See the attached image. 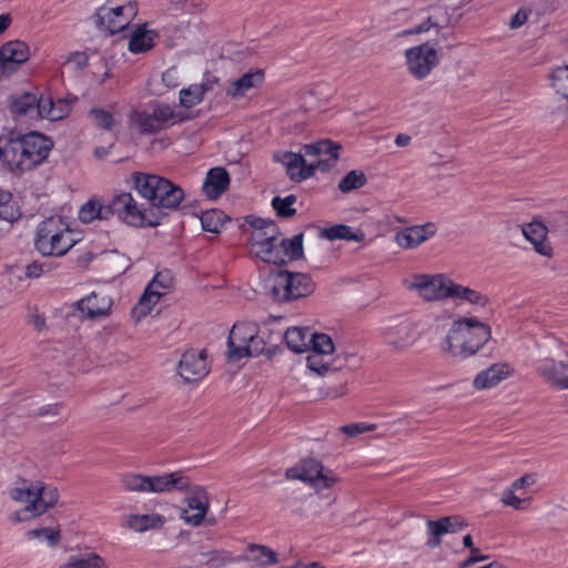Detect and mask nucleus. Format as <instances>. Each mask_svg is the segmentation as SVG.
<instances>
[{"mask_svg":"<svg viewBox=\"0 0 568 568\" xmlns=\"http://www.w3.org/2000/svg\"><path fill=\"white\" fill-rule=\"evenodd\" d=\"M134 190L145 200H148L149 216L154 227L161 225L170 216V212L182 210L183 214H189L190 209L195 207L196 202L185 203L184 190L170 179L153 174L135 171L131 175Z\"/></svg>","mask_w":568,"mask_h":568,"instance_id":"obj_1","label":"nucleus"},{"mask_svg":"<svg viewBox=\"0 0 568 568\" xmlns=\"http://www.w3.org/2000/svg\"><path fill=\"white\" fill-rule=\"evenodd\" d=\"M79 234L67 219L51 215L37 226L34 247L43 256H63L81 241Z\"/></svg>","mask_w":568,"mask_h":568,"instance_id":"obj_2","label":"nucleus"},{"mask_svg":"<svg viewBox=\"0 0 568 568\" xmlns=\"http://www.w3.org/2000/svg\"><path fill=\"white\" fill-rule=\"evenodd\" d=\"M491 337L490 326L475 317L454 321L446 335L444 349L453 356L468 357L476 354Z\"/></svg>","mask_w":568,"mask_h":568,"instance_id":"obj_3","label":"nucleus"},{"mask_svg":"<svg viewBox=\"0 0 568 568\" xmlns=\"http://www.w3.org/2000/svg\"><path fill=\"white\" fill-rule=\"evenodd\" d=\"M14 175L20 176L27 171H31L47 161L51 150L54 146L51 136L39 132L29 131L21 138L11 140Z\"/></svg>","mask_w":568,"mask_h":568,"instance_id":"obj_4","label":"nucleus"},{"mask_svg":"<svg viewBox=\"0 0 568 568\" xmlns=\"http://www.w3.org/2000/svg\"><path fill=\"white\" fill-rule=\"evenodd\" d=\"M315 282L307 273L286 268L272 270L264 282V290L277 303H286L310 296Z\"/></svg>","mask_w":568,"mask_h":568,"instance_id":"obj_5","label":"nucleus"},{"mask_svg":"<svg viewBox=\"0 0 568 568\" xmlns=\"http://www.w3.org/2000/svg\"><path fill=\"white\" fill-rule=\"evenodd\" d=\"M138 2L129 1L123 6L106 9L98 8L93 14L97 28L106 36H114L126 30L138 14Z\"/></svg>","mask_w":568,"mask_h":568,"instance_id":"obj_6","label":"nucleus"},{"mask_svg":"<svg viewBox=\"0 0 568 568\" xmlns=\"http://www.w3.org/2000/svg\"><path fill=\"white\" fill-rule=\"evenodd\" d=\"M417 326L413 317L395 315L384 321L382 335L386 344L396 349H403L419 337Z\"/></svg>","mask_w":568,"mask_h":568,"instance_id":"obj_7","label":"nucleus"},{"mask_svg":"<svg viewBox=\"0 0 568 568\" xmlns=\"http://www.w3.org/2000/svg\"><path fill=\"white\" fill-rule=\"evenodd\" d=\"M436 45L438 40H429L405 51L408 72L415 79H425L439 64L440 57Z\"/></svg>","mask_w":568,"mask_h":568,"instance_id":"obj_8","label":"nucleus"},{"mask_svg":"<svg viewBox=\"0 0 568 568\" xmlns=\"http://www.w3.org/2000/svg\"><path fill=\"white\" fill-rule=\"evenodd\" d=\"M113 209H115V216L122 223L135 227L146 229L154 227L149 216V210L144 204H138L132 193L121 192L113 196Z\"/></svg>","mask_w":568,"mask_h":568,"instance_id":"obj_9","label":"nucleus"},{"mask_svg":"<svg viewBox=\"0 0 568 568\" xmlns=\"http://www.w3.org/2000/svg\"><path fill=\"white\" fill-rule=\"evenodd\" d=\"M285 476L288 479H297L310 484L316 489L331 488L337 480L332 470L325 473L322 462L316 458L301 460L288 468Z\"/></svg>","mask_w":568,"mask_h":568,"instance_id":"obj_10","label":"nucleus"},{"mask_svg":"<svg viewBox=\"0 0 568 568\" xmlns=\"http://www.w3.org/2000/svg\"><path fill=\"white\" fill-rule=\"evenodd\" d=\"M173 282L174 276L170 268H163L155 273L144 288L139 303L132 310L133 314L138 313V320L149 315L161 296L165 294V292H160L158 288L170 291L173 287Z\"/></svg>","mask_w":568,"mask_h":568,"instance_id":"obj_11","label":"nucleus"},{"mask_svg":"<svg viewBox=\"0 0 568 568\" xmlns=\"http://www.w3.org/2000/svg\"><path fill=\"white\" fill-rule=\"evenodd\" d=\"M257 328V325L252 322H237L232 326L226 343L227 362L234 363L246 357L250 349L246 344L255 336Z\"/></svg>","mask_w":568,"mask_h":568,"instance_id":"obj_12","label":"nucleus"},{"mask_svg":"<svg viewBox=\"0 0 568 568\" xmlns=\"http://www.w3.org/2000/svg\"><path fill=\"white\" fill-rule=\"evenodd\" d=\"M207 353L203 348L201 351L187 349L181 356L178 365V374L185 383H197L209 374Z\"/></svg>","mask_w":568,"mask_h":568,"instance_id":"obj_13","label":"nucleus"},{"mask_svg":"<svg viewBox=\"0 0 568 568\" xmlns=\"http://www.w3.org/2000/svg\"><path fill=\"white\" fill-rule=\"evenodd\" d=\"M30 58V48L22 40H10L0 47V71L10 77Z\"/></svg>","mask_w":568,"mask_h":568,"instance_id":"obj_14","label":"nucleus"},{"mask_svg":"<svg viewBox=\"0 0 568 568\" xmlns=\"http://www.w3.org/2000/svg\"><path fill=\"white\" fill-rule=\"evenodd\" d=\"M450 283L453 280L443 275H417L413 287L418 290L419 295L426 301H442L449 298Z\"/></svg>","mask_w":568,"mask_h":568,"instance_id":"obj_15","label":"nucleus"},{"mask_svg":"<svg viewBox=\"0 0 568 568\" xmlns=\"http://www.w3.org/2000/svg\"><path fill=\"white\" fill-rule=\"evenodd\" d=\"M468 524L457 515L444 516L436 520L428 519L426 546L434 549L442 544V538L446 534H456L466 528Z\"/></svg>","mask_w":568,"mask_h":568,"instance_id":"obj_16","label":"nucleus"},{"mask_svg":"<svg viewBox=\"0 0 568 568\" xmlns=\"http://www.w3.org/2000/svg\"><path fill=\"white\" fill-rule=\"evenodd\" d=\"M192 495L185 497V501L187 507L193 510H197L196 514L189 515L186 509H183L181 513V518L185 520V523L191 524L192 526H200L204 523L205 515L209 511L210 503L209 495L204 487L199 485H191L186 490Z\"/></svg>","mask_w":568,"mask_h":568,"instance_id":"obj_17","label":"nucleus"},{"mask_svg":"<svg viewBox=\"0 0 568 568\" xmlns=\"http://www.w3.org/2000/svg\"><path fill=\"white\" fill-rule=\"evenodd\" d=\"M112 305V298L99 292H91L74 303L75 308L90 320L106 316Z\"/></svg>","mask_w":568,"mask_h":568,"instance_id":"obj_18","label":"nucleus"},{"mask_svg":"<svg viewBox=\"0 0 568 568\" xmlns=\"http://www.w3.org/2000/svg\"><path fill=\"white\" fill-rule=\"evenodd\" d=\"M231 176L224 166H213L206 172L202 192L209 200L216 201L230 187Z\"/></svg>","mask_w":568,"mask_h":568,"instance_id":"obj_19","label":"nucleus"},{"mask_svg":"<svg viewBox=\"0 0 568 568\" xmlns=\"http://www.w3.org/2000/svg\"><path fill=\"white\" fill-rule=\"evenodd\" d=\"M166 474L149 476L140 474H128L123 476L122 484L129 491L165 493Z\"/></svg>","mask_w":568,"mask_h":568,"instance_id":"obj_20","label":"nucleus"},{"mask_svg":"<svg viewBox=\"0 0 568 568\" xmlns=\"http://www.w3.org/2000/svg\"><path fill=\"white\" fill-rule=\"evenodd\" d=\"M436 233L434 223L405 227L396 233V242L403 248H414Z\"/></svg>","mask_w":568,"mask_h":568,"instance_id":"obj_21","label":"nucleus"},{"mask_svg":"<svg viewBox=\"0 0 568 568\" xmlns=\"http://www.w3.org/2000/svg\"><path fill=\"white\" fill-rule=\"evenodd\" d=\"M146 23L138 24L129 36L128 49L133 54H141L150 51L156 44L159 31L148 29Z\"/></svg>","mask_w":568,"mask_h":568,"instance_id":"obj_22","label":"nucleus"},{"mask_svg":"<svg viewBox=\"0 0 568 568\" xmlns=\"http://www.w3.org/2000/svg\"><path fill=\"white\" fill-rule=\"evenodd\" d=\"M521 231L526 240L534 245L537 253L546 257H550L552 255V247L547 240V233L549 232L547 225L534 220L532 222L523 225Z\"/></svg>","mask_w":568,"mask_h":568,"instance_id":"obj_23","label":"nucleus"},{"mask_svg":"<svg viewBox=\"0 0 568 568\" xmlns=\"http://www.w3.org/2000/svg\"><path fill=\"white\" fill-rule=\"evenodd\" d=\"M264 80V70L255 69L254 71H247L230 83L226 94L233 99L242 98L248 90L262 85Z\"/></svg>","mask_w":568,"mask_h":568,"instance_id":"obj_24","label":"nucleus"},{"mask_svg":"<svg viewBox=\"0 0 568 568\" xmlns=\"http://www.w3.org/2000/svg\"><path fill=\"white\" fill-rule=\"evenodd\" d=\"M510 375L509 366L505 363L493 364L488 368L479 372L473 385L476 389H488L497 386L501 381Z\"/></svg>","mask_w":568,"mask_h":568,"instance_id":"obj_25","label":"nucleus"},{"mask_svg":"<svg viewBox=\"0 0 568 568\" xmlns=\"http://www.w3.org/2000/svg\"><path fill=\"white\" fill-rule=\"evenodd\" d=\"M59 499L57 488L40 486L36 488V497L32 499L31 505H27L23 509L24 513H32V516H40L49 508L53 507Z\"/></svg>","mask_w":568,"mask_h":568,"instance_id":"obj_26","label":"nucleus"},{"mask_svg":"<svg viewBox=\"0 0 568 568\" xmlns=\"http://www.w3.org/2000/svg\"><path fill=\"white\" fill-rule=\"evenodd\" d=\"M189 214L200 219L201 226L204 232L213 234H220L222 226L227 221H231V217L220 209H210L199 213L190 209Z\"/></svg>","mask_w":568,"mask_h":568,"instance_id":"obj_27","label":"nucleus"},{"mask_svg":"<svg viewBox=\"0 0 568 568\" xmlns=\"http://www.w3.org/2000/svg\"><path fill=\"white\" fill-rule=\"evenodd\" d=\"M311 335L310 327H288L284 334H277V338L284 341L286 347L296 354L307 352V341Z\"/></svg>","mask_w":568,"mask_h":568,"instance_id":"obj_28","label":"nucleus"},{"mask_svg":"<svg viewBox=\"0 0 568 568\" xmlns=\"http://www.w3.org/2000/svg\"><path fill=\"white\" fill-rule=\"evenodd\" d=\"M320 237L327 241L344 240L347 242H363L365 241V233L362 230L353 231L351 226L338 223L321 229Z\"/></svg>","mask_w":568,"mask_h":568,"instance_id":"obj_29","label":"nucleus"},{"mask_svg":"<svg viewBox=\"0 0 568 568\" xmlns=\"http://www.w3.org/2000/svg\"><path fill=\"white\" fill-rule=\"evenodd\" d=\"M22 216L21 206L12 192L0 187V220L14 224Z\"/></svg>","mask_w":568,"mask_h":568,"instance_id":"obj_30","label":"nucleus"},{"mask_svg":"<svg viewBox=\"0 0 568 568\" xmlns=\"http://www.w3.org/2000/svg\"><path fill=\"white\" fill-rule=\"evenodd\" d=\"M341 150L342 145L338 142L328 139L305 144L302 148L305 155L331 158V160H338Z\"/></svg>","mask_w":568,"mask_h":568,"instance_id":"obj_31","label":"nucleus"},{"mask_svg":"<svg viewBox=\"0 0 568 568\" xmlns=\"http://www.w3.org/2000/svg\"><path fill=\"white\" fill-rule=\"evenodd\" d=\"M324 354L311 353L306 357V365L308 369L315 372L317 375L323 376L328 372L335 373L343 369L344 362H346V357L343 359L337 356L333 358L331 362H326L323 358Z\"/></svg>","mask_w":568,"mask_h":568,"instance_id":"obj_32","label":"nucleus"},{"mask_svg":"<svg viewBox=\"0 0 568 568\" xmlns=\"http://www.w3.org/2000/svg\"><path fill=\"white\" fill-rule=\"evenodd\" d=\"M59 103L61 104V106L55 108L54 102L51 98L44 99L41 95L40 98H38L34 109H37V112L41 118L59 120L62 119L65 114H68L70 111L69 104L64 100L59 101Z\"/></svg>","mask_w":568,"mask_h":568,"instance_id":"obj_33","label":"nucleus"},{"mask_svg":"<svg viewBox=\"0 0 568 568\" xmlns=\"http://www.w3.org/2000/svg\"><path fill=\"white\" fill-rule=\"evenodd\" d=\"M247 558L260 567H268L278 562L277 554L273 549L264 545H248Z\"/></svg>","mask_w":568,"mask_h":568,"instance_id":"obj_34","label":"nucleus"},{"mask_svg":"<svg viewBox=\"0 0 568 568\" xmlns=\"http://www.w3.org/2000/svg\"><path fill=\"white\" fill-rule=\"evenodd\" d=\"M165 524V517L159 514L131 515L129 526L136 532L159 529Z\"/></svg>","mask_w":568,"mask_h":568,"instance_id":"obj_35","label":"nucleus"},{"mask_svg":"<svg viewBox=\"0 0 568 568\" xmlns=\"http://www.w3.org/2000/svg\"><path fill=\"white\" fill-rule=\"evenodd\" d=\"M256 256L266 264H272L277 267L287 265V261L284 257L282 250L277 242H267L263 245L257 246Z\"/></svg>","mask_w":568,"mask_h":568,"instance_id":"obj_36","label":"nucleus"},{"mask_svg":"<svg viewBox=\"0 0 568 568\" xmlns=\"http://www.w3.org/2000/svg\"><path fill=\"white\" fill-rule=\"evenodd\" d=\"M449 298L464 300L470 304L480 305L481 307H485L489 303V298L486 295H483L470 287L457 284L454 281L450 283Z\"/></svg>","mask_w":568,"mask_h":568,"instance_id":"obj_37","label":"nucleus"},{"mask_svg":"<svg viewBox=\"0 0 568 568\" xmlns=\"http://www.w3.org/2000/svg\"><path fill=\"white\" fill-rule=\"evenodd\" d=\"M304 233L295 234L291 239H282L277 241L284 257L287 256L290 261H298L304 257Z\"/></svg>","mask_w":568,"mask_h":568,"instance_id":"obj_38","label":"nucleus"},{"mask_svg":"<svg viewBox=\"0 0 568 568\" xmlns=\"http://www.w3.org/2000/svg\"><path fill=\"white\" fill-rule=\"evenodd\" d=\"M61 568H106L104 559L95 552L72 555Z\"/></svg>","mask_w":568,"mask_h":568,"instance_id":"obj_39","label":"nucleus"},{"mask_svg":"<svg viewBox=\"0 0 568 568\" xmlns=\"http://www.w3.org/2000/svg\"><path fill=\"white\" fill-rule=\"evenodd\" d=\"M38 97L31 92H24L20 95L9 98V110L13 115H27L30 110H33Z\"/></svg>","mask_w":568,"mask_h":568,"instance_id":"obj_40","label":"nucleus"},{"mask_svg":"<svg viewBox=\"0 0 568 568\" xmlns=\"http://www.w3.org/2000/svg\"><path fill=\"white\" fill-rule=\"evenodd\" d=\"M334 349V342L328 334L311 332L307 341V352L331 355Z\"/></svg>","mask_w":568,"mask_h":568,"instance_id":"obj_41","label":"nucleus"},{"mask_svg":"<svg viewBox=\"0 0 568 568\" xmlns=\"http://www.w3.org/2000/svg\"><path fill=\"white\" fill-rule=\"evenodd\" d=\"M367 176L361 170H351L347 172L338 183V190L344 193H351L367 184Z\"/></svg>","mask_w":568,"mask_h":568,"instance_id":"obj_42","label":"nucleus"},{"mask_svg":"<svg viewBox=\"0 0 568 568\" xmlns=\"http://www.w3.org/2000/svg\"><path fill=\"white\" fill-rule=\"evenodd\" d=\"M281 235V230L278 224L274 220H268L265 229H262L260 232H253L251 234V242L253 246H260L267 242H277L278 236Z\"/></svg>","mask_w":568,"mask_h":568,"instance_id":"obj_43","label":"nucleus"},{"mask_svg":"<svg viewBox=\"0 0 568 568\" xmlns=\"http://www.w3.org/2000/svg\"><path fill=\"white\" fill-rule=\"evenodd\" d=\"M206 92L207 88L205 85L191 84L187 88H183L180 91V104L190 109L201 103Z\"/></svg>","mask_w":568,"mask_h":568,"instance_id":"obj_44","label":"nucleus"},{"mask_svg":"<svg viewBox=\"0 0 568 568\" xmlns=\"http://www.w3.org/2000/svg\"><path fill=\"white\" fill-rule=\"evenodd\" d=\"M296 200L297 197L295 194H288L285 197L274 196L271 204L276 215L286 220L293 217L296 214V209L293 207V204L296 202Z\"/></svg>","mask_w":568,"mask_h":568,"instance_id":"obj_45","label":"nucleus"},{"mask_svg":"<svg viewBox=\"0 0 568 568\" xmlns=\"http://www.w3.org/2000/svg\"><path fill=\"white\" fill-rule=\"evenodd\" d=\"M549 232H554L560 236L568 237V214L562 211L551 213L548 219Z\"/></svg>","mask_w":568,"mask_h":568,"instance_id":"obj_46","label":"nucleus"},{"mask_svg":"<svg viewBox=\"0 0 568 568\" xmlns=\"http://www.w3.org/2000/svg\"><path fill=\"white\" fill-rule=\"evenodd\" d=\"M101 217V202L97 197L90 199L85 202L80 211H79V220L82 223H91L94 220H99Z\"/></svg>","mask_w":568,"mask_h":568,"instance_id":"obj_47","label":"nucleus"},{"mask_svg":"<svg viewBox=\"0 0 568 568\" xmlns=\"http://www.w3.org/2000/svg\"><path fill=\"white\" fill-rule=\"evenodd\" d=\"M133 114L136 115L135 123L142 134H155L163 129V125L158 124L156 120L153 119L152 113L133 111Z\"/></svg>","mask_w":568,"mask_h":568,"instance_id":"obj_48","label":"nucleus"},{"mask_svg":"<svg viewBox=\"0 0 568 568\" xmlns=\"http://www.w3.org/2000/svg\"><path fill=\"white\" fill-rule=\"evenodd\" d=\"M191 486L190 478L183 471H173L166 474L165 493L168 491H186Z\"/></svg>","mask_w":568,"mask_h":568,"instance_id":"obj_49","label":"nucleus"},{"mask_svg":"<svg viewBox=\"0 0 568 568\" xmlns=\"http://www.w3.org/2000/svg\"><path fill=\"white\" fill-rule=\"evenodd\" d=\"M89 115L93 119V124L101 130L110 131L114 125L112 112L102 108H92Z\"/></svg>","mask_w":568,"mask_h":568,"instance_id":"obj_50","label":"nucleus"},{"mask_svg":"<svg viewBox=\"0 0 568 568\" xmlns=\"http://www.w3.org/2000/svg\"><path fill=\"white\" fill-rule=\"evenodd\" d=\"M304 155L302 153H294L290 151H285L274 154L273 159L276 162H281L286 166L287 174L290 175L291 172H294V169H297V166L302 163H304Z\"/></svg>","mask_w":568,"mask_h":568,"instance_id":"obj_51","label":"nucleus"},{"mask_svg":"<svg viewBox=\"0 0 568 568\" xmlns=\"http://www.w3.org/2000/svg\"><path fill=\"white\" fill-rule=\"evenodd\" d=\"M449 24V17L446 18L445 23L440 24L439 21L434 20L433 17H428L425 21H423L420 24L404 30L403 34L410 36V34H419L423 32H427L430 28H436L437 33L440 32V30Z\"/></svg>","mask_w":568,"mask_h":568,"instance_id":"obj_52","label":"nucleus"},{"mask_svg":"<svg viewBox=\"0 0 568 568\" xmlns=\"http://www.w3.org/2000/svg\"><path fill=\"white\" fill-rule=\"evenodd\" d=\"M297 169V172L290 173V179L294 182H302L314 176L315 172L318 171V165L316 161L307 163L304 159V163L300 164Z\"/></svg>","mask_w":568,"mask_h":568,"instance_id":"obj_53","label":"nucleus"},{"mask_svg":"<svg viewBox=\"0 0 568 568\" xmlns=\"http://www.w3.org/2000/svg\"><path fill=\"white\" fill-rule=\"evenodd\" d=\"M272 332H270L268 334V338L264 339V337L262 335L257 333H255V336H253L252 339H250L248 342V354H246V357H254V356H258L261 354H264L265 353V349H266V346L267 344H270V338L272 336Z\"/></svg>","mask_w":568,"mask_h":568,"instance_id":"obj_54","label":"nucleus"},{"mask_svg":"<svg viewBox=\"0 0 568 568\" xmlns=\"http://www.w3.org/2000/svg\"><path fill=\"white\" fill-rule=\"evenodd\" d=\"M152 114L153 119H155L158 124L161 125L171 119H175L176 116V112L169 104L160 103H158L153 109Z\"/></svg>","mask_w":568,"mask_h":568,"instance_id":"obj_55","label":"nucleus"},{"mask_svg":"<svg viewBox=\"0 0 568 568\" xmlns=\"http://www.w3.org/2000/svg\"><path fill=\"white\" fill-rule=\"evenodd\" d=\"M30 535L44 538L50 546H55L60 541V530L53 528H36L30 530Z\"/></svg>","mask_w":568,"mask_h":568,"instance_id":"obj_56","label":"nucleus"},{"mask_svg":"<svg viewBox=\"0 0 568 568\" xmlns=\"http://www.w3.org/2000/svg\"><path fill=\"white\" fill-rule=\"evenodd\" d=\"M339 429L347 436L354 437V436H357V435L366 433V432L375 430L376 425L375 424H366V423H352V424L342 426Z\"/></svg>","mask_w":568,"mask_h":568,"instance_id":"obj_57","label":"nucleus"},{"mask_svg":"<svg viewBox=\"0 0 568 568\" xmlns=\"http://www.w3.org/2000/svg\"><path fill=\"white\" fill-rule=\"evenodd\" d=\"M501 501L505 505L511 506L518 510L525 509L527 507V505L529 504V499H527V498L523 499V498L517 497L514 493V489H511V488H508L504 491Z\"/></svg>","mask_w":568,"mask_h":568,"instance_id":"obj_58","label":"nucleus"},{"mask_svg":"<svg viewBox=\"0 0 568 568\" xmlns=\"http://www.w3.org/2000/svg\"><path fill=\"white\" fill-rule=\"evenodd\" d=\"M9 495L13 500L31 505L32 499L36 497V489L33 487H14L10 489Z\"/></svg>","mask_w":568,"mask_h":568,"instance_id":"obj_59","label":"nucleus"},{"mask_svg":"<svg viewBox=\"0 0 568 568\" xmlns=\"http://www.w3.org/2000/svg\"><path fill=\"white\" fill-rule=\"evenodd\" d=\"M202 555L207 557L206 564L213 568L222 567L232 560L224 551L220 550H212Z\"/></svg>","mask_w":568,"mask_h":568,"instance_id":"obj_60","label":"nucleus"},{"mask_svg":"<svg viewBox=\"0 0 568 568\" xmlns=\"http://www.w3.org/2000/svg\"><path fill=\"white\" fill-rule=\"evenodd\" d=\"M537 481V475L535 473L525 474L520 478L516 479L510 488L514 490L523 489L534 485Z\"/></svg>","mask_w":568,"mask_h":568,"instance_id":"obj_61","label":"nucleus"},{"mask_svg":"<svg viewBox=\"0 0 568 568\" xmlns=\"http://www.w3.org/2000/svg\"><path fill=\"white\" fill-rule=\"evenodd\" d=\"M162 82L169 89H174L179 85L178 71L175 68L168 69L162 74Z\"/></svg>","mask_w":568,"mask_h":568,"instance_id":"obj_62","label":"nucleus"},{"mask_svg":"<svg viewBox=\"0 0 568 568\" xmlns=\"http://www.w3.org/2000/svg\"><path fill=\"white\" fill-rule=\"evenodd\" d=\"M44 264L37 261L30 263L26 267V276L29 278H38L44 272Z\"/></svg>","mask_w":568,"mask_h":568,"instance_id":"obj_63","label":"nucleus"},{"mask_svg":"<svg viewBox=\"0 0 568 568\" xmlns=\"http://www.w3.org/2000/svg\"><path fill=\"white\" fill-rule=\"evenodd\" d=\"M70 61L73 62L77 69H84L89 63V55L85 52L75 51L71 53Z\"/></svg>","mask_w":568,"mask_h":568,"instance_id":"obj_64","label":"nucleus"}]
</instances>
